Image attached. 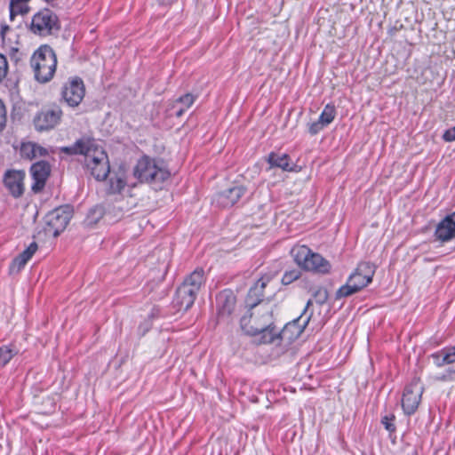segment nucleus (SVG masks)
I'll list each match as a JSON object with an SVG mask.
<instances>
[{
	"label": "nucleus",
	"mask_w": 455,
	"mask_h": 455,
	"mask_svg": "<svg viewBox=\"0 0 455 455\" xmlns=\"http://www.w3.org/2000/svg\"><path fill=\"white\" fill-rule=\"evenodd\" d=\"M61 151L69 155H84L87 168L97 180H104L109 174L108 155L92 139H80L73 146L62 148Z\"/></svg>",
	"instance_id": "nucleus-1"
},
{
	"label": "nucleus",
	"mask_w": 455,
	"mask_h": 455,
	"mask_svg": "<svg viewBox=\"0 0 455 455\" xmlns=\"http://www.w3.org/2000/svg\"><path fill=\"white\" fill-rule=\"evenodd\" d=\"M240 325L247 335L260 334V342L262 343L275 341L272 309L267 303L253 304L251 311L242 316Z\"/></svg>",
	"instance_id": "nucleus-2"
},
{
	"label": "nucleus",
	"mask_w": 455,
	"mask_h": 455,
	"mask_svg": "<svg viewBox=\"0 0 455 455\" xmlns=\"http://www.w3.org/2000/svg\"><path fill=\"white\" fill-rule=\"evenodd\" d=\"M204 283V269L199 267L195 269L177 289L172 301L174 307L179 311H187L190 308Z\"/></svg>",
	"instance_id": "nucleus-3"
},
{
	"label": "nucleus",
	"mask_w": 455,
	"mask_h": 455,
	"mask_svg": "<svg viewBox=\"0 0 455 455\" xmlns=\"http://www.w3.org/2000/svg\"><path fill=\"white\" fill-rule=\"evenodd\" d=\"M30 64L35 78L38 82H49L53 77L57 67V57L53 49L47 44L41 45L32 55Z\"/></svg>",
	"instance_id": "nucleus-4"
},
{
	"label": "nucleus",
	"mask_w": 455,
	"mask_h": 455,
	"mask_svg": "<svg viewBox=\"0 0 455 455\" xmlns=\"http://www.w3.org/2000/svg\"><path fill=\"white\" fill-rule=\"evenodd\" d=\"M374 273V265L370 262L359 263L355 270L348 276L347 283L336 291V299L351 296L366 287L371 283Z\"/></svg>",
	"instance_id": "nucleus-5"
},
{
	"label": "nucleus",
	"mask_w": 455,
	"mask_h": 455,
	"mask_svg": "<svg viewBox=\"0 0 455 455\" xmlns=\"http://www.w3.org/2000/svg\"><path fill=\"white\" fill-rule=\"evenodd\" d=\"M60 28L59 16L49 8H43L34 13L28 26L31 34L42 38L58 35Z\"/></svg>",
	"instance_id": "nucleus-6"
},
{
	"label": "nucleus",
	"mask_w": 455,
	"mask_h": 455,
	"mask_svg": "<svg viewBox=\"0 0 455 455\" xmlns=\"http://www.w3.org/2000/svg\"><path fill=\"white\" fill-rule=\"evenodd\" d=\"M312 305V300L309 299L299 317L288 323L281 331H275V341L278 346L286 348L292 341L297 339L307 326L311 317L312 311L309 312V307Z\"/></svg>",
	"instance_id": "nucleus-7"
},
{
	"label": "nucleus",
	"mask_w": 455,
	"mask_h": 455,
	"mask_svg": "<svg viewBox=\"0 0 455 455\" xmlns=\"http://www.w3.org/2000/svg\"><path fill=\"white\" fill-rule=\"evenodd\" d=\"M135 179L141 182L163 183L170 177V172L165 168L164 163L148 156L141 157L133 171Z\"/></svg>",
	"instance_id": "nucleus-8"
},
{
	"label": "nucleus",
	"mask_w": 455,
	"mask_h": 455,
	"mask_svg": "<svg viewBox=\"0 0 455 455\" xmlns=\"http://www.w3.org/2000/svg\"><path fill=\"white\" fill-rule=\"evenodd\" d=\"M291 253L295 262L305 270L318 274H328L331 271V263L306 245L294 246Z\"/></svg>",
	"instance_id": "nucleus-9"
},
{
	"label": "nucleus",
	"mask_w": 455,
	"mask_h": 455,
	"mask_svg": "<svg viewBox=\"0 0 455 455\" xmlns=\"http://www.w3.org/2000/svg\"><path fill=\"white\" fill-rule=\"evenodd\" d=\"M424 388L418 379H413L405 386L402 396V408L404 414H414L420 403Z\"/></svg>",
	"instance_id": "nucleus-10"
},
{
	"label": "nucleus",
	"mask_w": 455,
	"mask_h": 455,
	"mask_svg": "<svg viewBox=\"0 0 455 455\" xmlns=\"http://www.w3.org/2000/svg\"><path fill=\"white\" fill-rule=\"evenodd\" d=\"M62 115V110L59 106L43 109L34 119L36 130L43 132L53 129L60 123Z\"/></svg>",
	"instance_id": "nucleus-11"
},
{
	"label": "nucleus",
	"mask_w": 455,
	"mask_h": 455,
	"mask_svg": "<svg viewBox=\"0 0 455 455\" xmlns=\"http://www.w3.org/2000/svg\"><path fill=\"white\" fill-rule=\"evenodd\" d=\"M134 176L130 174L124 168H120L109 180V191L113 194H130L131 189L135 187Z\"/></svg>",
	"instance_id": "nucleus-12"
},
{
	"label": "nucleus",
	"mask_w": 455,
	"mask_h": 455,
	"mask_svg": "<svg viewBox=\"0 0 455 455\" xmlns=\"http://www.w3.org/2000/svg\"><path fill=\"white\" fill-rule=\"evenodd\" d=\"M85 89L82 79L74 78L62 89V97L70 107H77L84 97Z\"/></svg>",
	"instance_id": "nucleus-13"
},
{
	"label": "nucleus",
	"mask_w": 455,
	"mask_h": 455,
	"mask_svg": "<svg viewBox=\"0 0 455 455\" xmlns=\"http://www.w3.org/2000/svg\"><path fill=\"white\" fill-rule=\"evenodd\" d=\"M235 307V296L231 290H223L216 296L218 322L228 320Z\"/></svg>",
	"instance_id": "nucleus-14"
},
{
	"label": "nucleus",
	"mask_w": 455,
	"mask_h": 455,
	"mask_svg": "<svg viewBox=\"0 0 455 455\" xmlns=\"http://www.w3.org/2000/svg\"><path fill=\"white\" fill-rule=\"evenodd\" d=\"M25 172L8 170L4 175V184L10 194L18 198L24 193Z\"/></svg>",
	"instance_id": "nucleus-15"
},
{
	"label": "nucleus",
	"mask_w": 455,
	"mask_h": 455,
	"mask_svg": "<svg viewBox=\"0 0 455 455\" xmlns=\"http://www.w3.org/2000/svg\"><path fill=\"white\" fill-rule=\"evenodd\" d=\"M434 235L441 243H447L455 238V212L446 215L437 224Z\"/></svg>",
	"instance_id": "nucleus-16"
},
{
	"label": "nucleus",
	"mask_w": 455,
	"mask_h": 455,
	"mask_svg": "<svg viewBox=\"0 0 455 455\" xmlns=\"http://www.w3.org/2000/svg\"><path fill=\"white\" fill-rule=\"evenodd\" d=\"M244 193L245 188L243 186H235L216 194L212 202L222 208L232 207Z\"/></svg>",
	"instance_id": "nucleus-17"
},
{
	"label": "nucleus",
	"mask_w": 455,
	"mask_h": 455,
	"mask_svg": "<svg viewBox=\"0 0 455 455\" xmlns=\"http://www.w3.org/2000/svg\"><path fill=\"white\" fill-rule=\"evenodd\" d=\"M0 37L4 47H5L11 58L15 61L20 59L21 53L17 46L18 42L16 40L17 35L15 31L7 24H2L0 28Z\"/></svg>",
	"instance_id": "nucleus-18"
},
{
	"label": "nucleus",
	"mask_w": 455,
	"mask_h": 455,
	"mask_svg": "<svg viewBox=\"0 0 455 455\" xmlns=\"http://www.w3.org/2000/svg\"><path fill=\"white\" fill-rule=\"evenodd\" d=\"M30 171L34 180L31 188L35 193H38L44 188L50 175V164L44 161H40L32 164Z\"/></svg>",
	"instance_id": "nucleus-19"
},
{
	"label": "nucleus",
	"mask_w": 455,
	"mask_h": 455,
	"mask_svg": "<svg viewBox=\"0 0 455 455\" xmlns=\"http://www.w3.org/2000/svg\"><path fill=\"white\" fill-rule=\"evenodd\" d=\"M72 212L68 207H60L55 209L48 215V223L55 228V235L65 229L70 221Z\"/></svg>",
	"instance_id": "nucleus-20"
},
{
	"label": "nucleus",
	"mask_w": 455,
	"mask_h": 455,
	"mask_svg": "<svg viewBox=\"0 0 455 455\" xmlns=\"http://www.w3.org/2000/svg\"><path fill=\"white\" fill-rule=\"evenodd\" d=\"M37 249V243L32 242L22 252L12 260L9 266V274L16 275L20 273L36 252Z\"/></svg>",
	"instance_id": "nucleus-21"
},
{
	"label": "nucleus",
	"mask_w": 455,
	"mask_h": 455,
	"mask_svg": "<svg viewBox=\"0 0 455 455\" xmlns=\"http://www.w3.org/2000/svg\"><path fill=\"white\" fill-rule=\"evenodd\" d=\"M194 102L195 97L190 93H187L176 99L168 108V112L170 113V116H176L177 117H180L193 105Z\"/></svg>",
	"instance_id": "nucleus-22"
},
{
	"label": "nucleus",
	"mask_w": 455,
	"mask_h": 455,
	"mask_svg": "<svg viewBox=\"0 0 455 455\" xmlns=\"http://www.w3.org/2000/svg\"><path fill=\"white\" fill-rule=\"evenodd\" d=\"M47 153L44 148L31 141L22 142L20 148L21 157L28 160H32L37 156H46Z\"/></svg>",
	"instance_id": "nucleus-23"
},
{
	"label": "nucleus",
	"mask_w": 455,
	"mask_h": 455,
	"mask_svg": "<svg viewBox=\"0 0 455 455\" xmlns=\"http://www.w3.org/2000/svg\"><path fill=\"white\" fill-rule=\"evenodd\" d=\"M267 161L272 167H277L287 172L292 171L290 166V157L287 154L270 153Z\"/></svg>",
	"instance_id": "nucleus-24"
},
{
	"label": "nucleus",
	"mask_w": 455,
	"mask_h": 455,
	"mask_svg": "<svg viewBox=\"0 0 455 455\" xmlns=\"http://www.w3.org/2000/svg\"><path fill=\"white\" fill-rule=\"evenodd\" d=\"M336 114L337 112L334 105L327 104L324 106L318 120L326 127L334 120Z\"/></svg>",
	"instance_id": "nucleus-25"
},
{
	"label": "nucleus",
	"mask_w": 455,
	"mask_h": 455,
	"mask_svg": "<svg viewBox=\"0 0 455 455\" xmlns=\"http://www.w3.org/2000/svg\"><path fill=\"white\" fill-rule=\"evenodd\" d=\"M17 354L18 349L12 346L4 345L0 347V367L5 366Z\"/></svg>",
	"instance_id": "nucleus-26"
},
{
	"label": "nucleus",
	"mask_w": 455,
	"mask_h": 455,
	"mask_svg": "<svg viewBox=\"0 0 455 455\" xmlns=\"http://www.w3.org/2000/svg\"><path fill=\"white\" fill-rule=\"evenodd\" d=\"M29 1L30 0H11L9 9H12L15 12H20V15L27 14L29 12Z\"/></svg>",
	"instance_id": "nucleus-27"
},
{
	"label": "nucleus",
	"mask_w": 455,
	"mask_h": 455,
	"mask_svg": "<svg viewBox=\"0 0 455 455\" xmlns=\"http://www.w3.org/2000/svg\"><path fill=\"white\" fill-rule=\"evenodd\" d=\"M267 282H268L267 278L262 277V278L259 279L256 282V283L254 284V286H252L250 289L248 296L250 298H251L253 296L263 297V290L266 287Z\"/></svg>",
	"instance_id": "nucleus-28"
},
{
	"label": "nucleus",
	"mask_w": 455,
	"mask_h": 455,
	"mask_svg": "<svg viewBox=\"0 0 455 455\" xmlns=\"http://www.w3.org/2000/svg\"><path fill=\"white\" fill-rule=\"evenodd\" d=\"M299 276H300V272L297 269L285 271L282 277V283L284 285H288V284L291 283L293 281L299 279Z\"/></svg>",
	"instance_id": "nucleus-29"
},
{
	"label": "nucleus",
	"mask_w": 455,
	"mask_h": 455,
	"mask_svg": "<svg viewBox=\"0 0 455 455\" xmlns=\"http://www.w3.org/2000/svg\"><path fill=\"white\" fill-rule=\"evenodd\" d=\"M435 379L442 382H450L455 380V369L448 368L443 373L438 374Z\"/></svg>",
	"instance_id": "nucleus-30"
},
{
	"label": "nucleus",
	"mask_w": 455,
	"mask_h": 455,
	"mask_svg": "<svg viewBox=\"0 0 455 455\" xmlns=\"http://www.w3.org/2000/svg\"><path fill=\"white\" fill-rule=\"evenodd\" d=\"M430 357L433 359L435 365L438 368L447 364L446 360L444 359V353L443 348L437 352L433 353Z\"/></svg>",
	"instance_id": "nucleus-31"
},
{
	"label": "nucleus",
	"mask_w": 455,
	"mask_h": 455,
	"mask_svg": "<svg viewBox=\"0 0 455 455\" xmlns=\"http://www.w3.org/2000/svg\"><path fill=\"white\" fill-rule=\"evenodd\" d=\"M444 359L446 360L447 364H451L455 363V345L451 347H443Z\"/></svg>",
	"instance_id": "nucleus-32"
},
{
	"label": "nucleus",
	"mask_w": 455,
	"mask_h": 455,
	"mask_svg": "<svg viewBox=\"0 0 455 455\" xmlns=\"http://www.w3.org/2000/svg\"><path fill=\"white\" fill-rule=\"evenodd\" d=\"M394 420H395L394 415H390V416L386 415L381 419V423L384 425L385 428L387 431L394 432L395 430V424L393 423Z\"/></svg>",
	"instance_id": "nucleus-33"
},
{
	"label": "nucleus",
	"mask_w": 455,
	"mask_h": 455,
	"mask_svg": "<svg viewBox=\"0 0 455 455\" xmlns=\"http://www.w3.org/2000/svg\"><path fill=\"white\" fill-rule=\"evenodd\" d=\"M8 73V62L4 55L0 53V82L6 76Z\"/></svg>",
	"instance_id": "nucleus-34"
},
{
	"label": "nucleus",
	"mask_w": 455,
	"mask_h": 455,
	"mask_svg": "<svg viewBox=\"0 0 455 455\" xmlns=\"http://www.w3.org/2000/svg\"><path fill=\"white\" fill-rule=\"evenodd\" d=\"M324 127L325 126L322 123H320L319 120H317L310 124L308 132L311 135H315L318 132H320Z\"/></svg>",
	"instance_id": "nucleus-35"
},
{
	"label": "nucleus",
	"mask_w": 455,
	"mask_h": 455,
	"mask_svg": "<svg viewBox=\"0 0 455 455\" xmlns=\"http://www.w3.org/2000/svg\"><path fill=\"white\" fill-rule=\"evenodd\" d=\"M5 123H6V110H5L4 105L0 100V131H2L4 128Z\"/></svg>",
	"instance_id": "nucleus-36"
},
{
	"label": "nucleus",
	"mask_w": 455,
	"mask_h": 455,
	"mask_svg": "<svg viewBox=\"0 0 455 455\" xmlns=\"http://www.w3.org/2000/svg\"><path fill=\"white\" fill-rule=\"evenodd\" d=\"M443 139L448 142L455 140V125L444 132Z\"/></svg>",
	"instance_id": "nucleus-37"
},
{
	"label": "nucleus",
	"mask_w": 455,
	"mask_h": 455,
	"mask_svg": "<svg viewBox=\"0 0 455 455\" xmlns=\"http://www.w3.org/2000/svg\"><path fill=\"white\" fill-rule=\"evenodd\" d=\"M17 15H20V12H13V10H12V9H10V20H14V18H15Z\"/></svg>",
	"instance_id": "nucleus-38"
},
{
	"label": "nucleus",
	"mask_w": 455,
	"mask_h": 455,
	"mask_svg": "<svg viewBox=\"0 0 455 455\" xmlns=\"http://www.w3.org/2000/svg\"><path fill=\"white\" fill-rule=\"evenodd\" d=\"M327 299V295H326V292H324L322 297H321V300L320 302L321 303H323L325 301V299Z\"/></svg>",
	"instance_id": "nucleus-39"
},
{
	"label": "nucleus",
	"mask_w": 455,
	"mask_h": 455,
	"mask_svg": "<svg viewBox=\"0 0 455 455\" xmlns=\"http://www.w3.org/2000/svg\"><path fill=\"white\" fill-rule=\"evenodd\" d=\"M166 272H167V265H164V268H163V274L164 275Z\"/></svg>",
	"instance_id": "nucleus-40"
}]
</instances>
